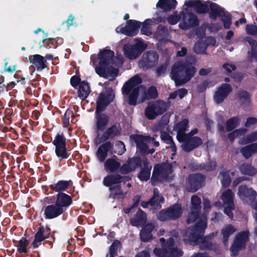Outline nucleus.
Returning a JSON list of instances; mask_svg holds the SVG:
<instances>
[{"instance_id":"nucleus-16","label":"nucleus","mask_w":257,"mask_h":257,"mask_svg":"<svg viewBox=\"0 0 257 257\" xmlns=\"http://www.w3.org/2000/svg\"><path fill=\"white\" fill-rule=\"evenodd\" d=\"M197 133V130L195 129L183 138V140L181 142L183 143L182 147L185 151L190 152L202 144V142L200 138L192 137Z\"/></svg>"},{"instance_id":"nucleus-55","label":"nucleus","mask_w":257,"mask_h":257,"mask_svg":"<svg viewBox=\"0 0 257 257\" xmlns=\"http://www.w3.org/2000/svg\"><path fill=\"white\" fill-rule=\"evenodd\" d=\"M246 33L251 35H257V25H247L246 26Z\"/></svg>"},{"instance_id":"nucleus-25","label":"nucleus","mask_w":257,"mask_h":257,"mask_svg":"<svg viewBox=\"0 0 257 257\" xmlns=\"http://www.w3.org/2000/svg\"><path fill=\"white\" fill-rule=\"evenodd\" d=\"M163 202L164 198L160 195L157 189H154L153 197L148 202H142L141 205L144 208L151 206L154 209H157L161 207V203H163Z\"/></svg>"},{"instance_id":"nucleus-8","label":"nucleus","mask_w":257,"mask_h":257,"mask_svg":"<svg viewBox=\"0 0 257 257\" xmlns=\"http://www.w3.org/2000/svg\"><path fill=\"white\" fill-rule=\"evenodd\" d=\"M140 163L139 158L135 157L129 159L126 163L121 167L120 163L113 158H109L104 163V168L106 171L114 172L119 169V171L122 174H125L134 171L138 166Z\"/></svg>"},{"instance_id":"nucleus-15","label":"nucleus","mask_w":257,"mask_h":257,"mask_svg":"<svg viewBox=\"0 0 257 257\" xmlns=\"http://www.w3.org/2000/svg\"><path fill=\"white\" fill-rule=\"evenodd\" d=\"M249 232L244 231L237 233L230 247L231 255H236L238 252L243 248L248 240Z\"/></svg>"},{"instance_id":"nucleus-19","label":"nucleus","mask_w":257,"mask_h":257,"mask_svg":"<svg viewBox=\"0 0 257 257\" xmlns=\"http://www.w3.org/2000/svg\"><path fill=\"white\" fill-rule=\"evenodd\" d=\"M53 144L55 146V153L60 160L67 159L68 157L66 148V139L62 135H58Z\"/></svg>"},{"instance_id":"nucleus-12","label":"nucleus","mask_w":257,"mask_h":257,"mask_svg":"<svg viewBox=\"0 0 257 257\" xmlns=\"http://www.w3.org/2000/svg\"><path fill=\"white\" fill-rule=\"evenodd\" d=\"M147 48V45L142 41L136 40L134 45L126 44L123 47L125 56L130 59H136Z\"/></svg>"},{"instance_id":"nucleus-23","label":"nucleus","mask_w":257,"mask_h":257,"mask_svg":"<svg viewBox=\"0 0 257 257\" xmlns=\"http://www.w3.org/2000/svg\"><path fill=\"white\" fill-rule=\"evenodd\" d=\"M232 88L229 84H222L215 91L214 95V100L217 103H221L227 97L231 91Z\"/></svg>"},{"instance_id":"nucleus-2","label":"nucleus","mask_w":257,"mask_h":257,"mask_svg":"<svg viewBox=\"0 0 257 257\" xmlns=\"http://www.w3.org/2000/svg\"><path fill=\"white\" fill-rule=\"evenodd\" d=\"M114 56L113 51L106 48L100 51L98 56V65H97L94 59V56L91 57V61L93 65L95 66V70L97 74L100 76L104 77L109 80H112L117 75L118 69L111 65L112 62L115 67H119L122 65L123 62V57L121 55H118L112 61V58Z\"/></svg>"},{"instance_id":"nucleus-60","label":"nucleus","mask_w":257,"mask_h":257,"mask_svg":"<svg viewBox=\"0 0 257 257\" xmlns=\"http://www.w3.org/2000/svg\"><path fill=\"white\" fill-rule=\"evenodd\" d=\"M257 122V118L255 117H249L247 119L245 125L246 127H249L252 125L255 124Z\"/></svg>"},{"instance_id":"nucleus-34","label":"nucleus","mask_w":257,"mask_h":257,"mask_svg":"<svg viewBox=\"0 0 257 257\" xmlns=\"http://www.w3.org/2000/svg\"><path fill=\"white\" fill-rule=\"evenodd\" d=\"M155 225L152 223H148L144 226L140 232V236L143 241H149L152 236L151 231L154 229Z\"/></svg>"},{"instance_id":"nucleus-31","label":"nucleus","mask_w":257,"mask_h":257,"mask_svg":"<svg viewBox=\"0 0 257 257\" xmlns=\"http://www.w3.org/2000/svg\"><path fill=\"white\" fill-rule=\"evenodd\" d=\"M30 60L31 62L33 61L32 66L37 70H42L47 67L45 57L40 55L36 54L31 56Z\"/></svg>"},{"instance_id":"nucleus-44","label":"nucleus","mask_w":257,"mask_h":257,"mask_svg":"<svg viewBox=\"0 0 257 257\" xmlns=\"http://www.w3.org/2000/svg\"><path fill=\"white\" fill-rule=\"evenodd\" d=\"M240 122L239 117H233L226 121V129L228 131H231L236 127Z\"/></svg>"},{"instance_id":"nucleus-18","label":"nucleus","mask_w":257,"mask_h":257,"mask_svg":"<svg viewBox=\"0 0 257 257\" xmlns=\"http://www.w3.org/2000/svg\"><path fill=\"white\" fill-rule=\"evenodd\" d=\"M197 24L198 21L196 16L189 12V10L184 8V10L181 12V20L179 24L180 28L183 30H187Z\"/></svg>"},{"instance_id":"nucleus-51","label":"nucleus","mask_w":257,"mask_h":257,"mask_svg":"<svg viewBox=\"0 0 257 257\" xmlns=\"http://www.w3.org/2000/svg\"><path fill=\"white\" fill-rule=\"evenodd\" d=\"M158 218L161 221L172 219L168 209L166 210H163L160 211L158 216Z\"/></svg>"},{"instance_id":"nucleus-36","label":"nucleus","mask_w":257,"mask_h":257,"mask_svg":"<svg viewBox=\"0 0 257 257\" xmlns=\"http://www.w3.org/2000/svg\"><path fill=\"white\" fill-rule=\"evenodd\" d=\"M176 5V0H159L157 4V7L160 8L164 11H169L174 9Z\"/></svg>"},{"instance_id":"nucleus-56","label":"nucleus","mask_w":257,"mask_h":257,"mask_svg":"<svg viewBox=\"0 0 257 257\" xmlns=\"http://www.w3.org/2000/svg\"><path fill=\"white\" fill-rule=\"evenodd\" d=\"M239 98L242 100H244L247 103L249 102L250 95L245 91H241L239 93Z\"/></svg>"},{"instance_id":"nucleus-52","label":"nucleus","mask_w":257,"mask_h":257,"mask_svg":"<svg viewBox=\"0 0 257 257\" xmlns=\"http://www.w3.org/2000/svg\"><path fill=\"white\" fill-rule=\"evenodd\" d=\"M206 46L204 43L199 42L195 45L194 51L198 54H201L205 52Z\"/></svg>"},{"instance_id":"nucleus-5","label":"nucleus","mask_w":257,"mask_h":257,"mask_svg":"<svg viewBox=\"0 0 257 257\" xmlns=\"http://www.w3.org/2000/svg\"><path fill=\"white\" fill-rule=\"evenodd\" d=\"M196 71L195 67L186 61H177L172 66L170 77L176 85L180 86L190 80Z\"/></svg>"},{"instance_id":"nucleus-13","label":"nucleus","mask_w":257,"mask_h":257,"mask_svg":"<svg viewBox=\"0 0 257 257\" xmlns=\"http://www.w3.org/2000/svg\"><path fill=\"white\" fill-rule=\"evenodd\" d=\"M121 176L118 174H111L105 177L103 180L104 185L109 186L111 195H121L119 183L121 182Z\"/></svg>"},{"instance_id":"nucleus-6","label":"nucleus","mask_w":257,"mask_h":257,"mask_svg":"<svg viewBox=\"0 0 257 257\" xmlns=\"http://www.w3.org/2000/svg\"><path fill=\"white\" fill-rule=\"evenodd\" d=\"M114 97L113 91L108 89L100 93L97 98L96 107V126L99 131L105 129L108 122L109 118L105 114H101L100 112L103 111L106 106L112 100Z\"/></svg>"},{"instance_id":"nucleus-53","label":"nucleus","mask_w":257,"mask_h":257,"mask_svg":"<svg viewBox=\"0 0 257 257\" xmlns=\"http://www.w3.org/2000/svg\"><path fill=\"white\" fill-rule=\"evenodd\" d=\"M115 153L119 155H121L125 152V146L122 142L118 141L115 144Z\"/></svg>"},{"instance_id":"nucleus-50","label":"nucleus","mask_w":257,"mask_h":257,"mask_svg":"<svg viewBox=\"0 0 257 257\" xmlns=\"http://www.w3.org/2000/svg\"><path fill=\"white\" fill-rule=\"evenodd\" d=\"M247 132V130L245 128H241L239 129L236 130L232 133H231L228 135V138L230 141L232 142L235 138L239 137L244 134H245Z\"/></svg>"},{"instance_id":"nucleus-48","label":"nucleus","mask_w":257,"mask_h":257,"mask_svg":"<svg viewBox=\"0 0 257 257\" xmlns=\"http://www.w3.org/2000/svg\"><path fill=\"white\" fill-rule=\"evenodd\" d=\"M240 152L246 159L249 158L252 154H255L251 144L242 148Z\"/></svg>"},{"instance_id":"nucleus-54","label":"nucleus","mask_w":257,"mask_h":257,"mask_svg":"<svg viewBox=\"0 0 257 257\" xmlns=\"http://www.w3.org/2000/svg\"><path fill=\"white\" fill-rule=\"evenodd\" d=\"M181 13H180L179 16H178L176 14L174 13L173 15H171L168 18V23L170 25H175L179 21H181Z\"/></svg>"},{"instance_id":"nucleus-37","label":"nucleus","mask_w":257,"mask_h":257,"mask_svg":"<svg viewBox=\"0 0 257 257\" xmlns=\"http://www.w3.org/2000/svg\"><path fill=\"white\" fill-rule=\"evenodd\" d=\"M90 93V87L88 83L85 81L81 82L79 84V88L78 90L79 97L84 100L86 99Z\"/></svg>"},{"instance_id":"nucleus-59","label":"nucleus","mask_w":257,"mask_h":257,"mask_svg":"<svg viewBox=\"0 0 257 257\" xmlns=\"http://www.w3.org/2000/svg\"><path fill=\"white\" fill-rule=\"evenodd\" d=\"M71 115V112L67 110L64 115L63 122L65 126H67L69 124L70 116Z\"/></svg>"},{"instance_id":"nucleus-10","label":"nucleus","mask_w":257,"mask_h":257,"mask_svg":"<svg viewBox=\"0 0 257 257\" xmlns=\"http://www.w3.org/2000/svg\"><path fill=\"white\" fill-rule=\"evenodd\" d=\"M168 108L167 104L163 100H159L150 102L145 109V116L149 119H154L162 114Z\"/></svg>"},{"instance_id":"nucleus-30","label":"nucleus","mask_w":257,"mask_h":257,"mask_svg":"<svg viewBox=\"0 0 257 257\" xmlns=\"http://www.w3.org/2000/svg\"><path fill=\"white\" fill-rule=\"evenodd\" d=\"M71 203L72 199L69 195L63 193L58 194L55 204L60 207L63 212Z\"/></svg>"},{"instance_id":"nucleus-1","label":"nucleus","mask_w":257,"mask_h":257,"mask_svg":"<svg viewBox=\"0 0 257 257\" xmlns=\"http://www.w3.org/2000/svg\"><path fill=\"white\" fill-rule=\"evenodd\" d=\"M201 199L196 195L191 198V211L189 213L187 222L190 224L196 221L195 226L192 229H188L184 234V241L190 244H200L202 249H213L208 238L203 237L204 230L207 226V220L205 215L199 216L201 208Z\"/></svg>"},{"instance_id":"nucleus-27","label":"nucleus","mask_w":257,"mask_h":257,"mask_svg":"<svg viewBox=\"0 0 257 257\" xmlns=\"http://www.w3.org/2000/svg\"><path fill=\"white\" fill-rule=\"evenodd\" d=\"M113 145L110 142H107L98 147L96 155L100 162L104 161L107 156L108 152L111 149Z\"/></svg>"},{"instance_id":"nucleus-64","label":"nucleus","mask_w":257,"mask_h":257,"mask_svg":"<svg viewBox=\"0 0 257 257\" xmlns=\"http://www.w3.org/2000/svg\"><path fill=\"white\" fill-rule=\"evenodd\" d=\"M251 206L255 210V212L253 213V218L257 221V200L254 202V204H251Z\"/></svg>"},{"instance_id":"nucleus-3","label":"nucleus","mask_w":257,"mask_h":257,"mask_svg":"<svg viewBox=\"0 0 257 257\" xmlns=\"http://www.w3.org/2000/svg\"><path fill=\"white\" fill-rule=\"evenodd\" d=\"M142 82L141 78L135 76L126 82L122 87V92L129 96V103L135 105L137 103H142L146 99L156 98L158 96L156 88L151 86L147 89L144 86L137 87Z\"/></svg>"},{"instance_id":"nucleus-14","label":"nucleus","mask_w":257,"mask_h":257,"mask_svg":"<svg viewBox=\"0 0 257 257\" xmlns=\"http://www.w3.org/2000/svg\"><path fill=\"white\" fill-rule=\"evenodd\" d=\"M234 193L230 189L224 191L221 196V199L224 206V212L230 218H232L233 216L232 210L234 209Z\"/></svg>"},{"instance_id":"nucleus-28","label":"nucleus","mask_w":257,"mask_h":257,"mask_svg":"<svg viewBox=\"0 0 257 257\" xmlns=\"http://www.w3.org/2000/svg\"><path fill=\"white\" fill-rule=\"evenodd\" d=\"M63 212L62 209L55 203L47 206L45 209V215L47 219H53L57 217Z\"/></svg>"},{"instance_id":"nucleus-33","label":"nucleus","mask_w":257,"mask_h":257,"mask_svg":"<svg viewBox=\"0 0 257 257\" xmlns=\"http://www.w3.org/2000/svg\"><path fill=\"white\" fill-rule=\"evenodd\" d=\"M118 134V130L117 127L113 125L108 128L106 131L103 134L102 138H99L98 137L96 139L95 142L96 144H99L102 142L105 141L106 140L112 138Z\"/></svg>"},{"instance_id":"nucleus-63","label":"nucleus","mask_w":257,"mask_h":257,"mask_svg":"<svg viewBox=\"0 0 257 257\" xmlns=\"http://www.w3.org/2000/svg\"><path fill=\"white\" fill-rule=\"evenodd\" d=\"M80 78L76 76H73L70 80L71 84L73 87H75L77 85L78 83L80 81Z\"/></svg>"},{"instance_id":"nucleus-24","label":"nucleus","mask_w":257,"mask_h":257,"mask_svg":"<svg viewBox=\"0 0 257 257\" xmlns=\"http://www.w3.org/2000/svg\"><path fill=\"white\" fill-rule=\"evenodd\" d=\"M50 233V228L49 227H41L39 228L35 235V239L32 242L34 247H38L41 242L48 238Z\"/></svg>"},{"instance_id":"nucleus-57","label":"nucleus","mask_w":257,"mask_h":257,"mask_svg":"<svg viewBox=\"0 0 257 257\" xmlns=\"http://www.w3.org/2000/svg\"><path fill=\"white\" fill-rule=\"evenodd\" d=\"M163 33V35L164 36L167 34V33H166L165 32V29L164 28L159 27L156 34V37L160 43H161L163 41V39L162 38L161 36L159 35H162Z\"/></svg>"},{"instance_id":"nucleus-11","label":"nucleus","mask_w":257,"mask_h":257,"mask_svg":"<svg viewBox=\"0 0 257 257\" xmlns=\"http://www.w3.org/2000/svg\"><path fill=\"white\" fill-rule=\"evenodd\" d=\"M173 172L172 167L169 163L157 165L155 166L152 178V183L155 184L157 181H170L172 178L169 177Z\"/></svg>"},{"instance_id":"nucleus-45","label":"nucleus","mask_w":257,"mask_h":257,"mask_svg":"<svg viewBox=\"0 0 257 257\" xmlns=\"http://www.w3.org/2000/svg\"><path fill=\"white\" fill-rule=\"evenodd\" d=\"M154 22L151 19L146 20L142 25L141 32L143 34L149 35L151 34V26Z\"/></svg>"},{"instance_id":"nucleus-47","label":"nucleus","mask_w":257,"mask_h":257,"mask_svg":"<svg viewBox=\"0 0 257 257\" xmlns=\"http://www.w3.org/2000/svg\"><path fill=\"white\" fill-rule=\"evenodd\" d=\"M29 244V241L26 238H22L21 239L17 246L18 251L20 253H27L28 251L27 246Z\"/></svg>"},{"instance_id":"nucleus-46","label":"nucleus","mask_w":257,"mask_h":257,"mask_svg":"<svg viewBox=\"0 0 257 257\" xmlns=\"http://www.w3.org/2000/svg\"><path fill=\"white\" fill-rule=\"evenodd\" d=\"M70 184V182L60 181L56 184L51 186V188L57 192L65 190Z\"/></svg>"},{"instance_id":"nucleus-38","label":"nucleus","mask_w":257,"mask_h":257,"mask_svg":"<svg viewBox=\"0 0 257 257\" xmlns=\"http://www.w3.org/2000/svg\"><path fill=\"white\" fill-rule=\"evenodd\" d=\"M172 219L179 217L182 214L183 210L180 205L175 204L168 209Z\"/></svg>"},{"instance_id":"nucleus-58","label":"nucleus","mask_w":257,"mask_h":257,"mask_svg":"<svg viewBox=\"0 0 257 257\" xmlns=\"http://www.w3.org/2000/svg\"><path fill=\"white\" fill-rule=\"evenodd\" d=\"M223 67L228 74L230 73L232 71L235 70L236 69V67L234 65L229 63L224 64Z\"/></svg>"},{"instance_id":"nucleus-20","label":"nucleus","mask_w":257,"mask_h":257,"mask_svg":"<svg viewBox=\"0 0 257 257\" xmlns=\"http://www.w3.org/2000/svg\"><path fill=\"white\" fill-rule=\"evenodd\" d=\"M141 25V24L138 21L130 20L127 22V25L125 27L122 26L117 27L116 32L128 36H134L138 33Z\"/></svg>"},{"instance_id":"nucleus-35","label":"nucleus","mask_w":257,"mask_h":257,"mask_svg":"<svg viewBox=\"0 0 257 257\" xmlns=\"http://www.w3.org/2000/svg\"><path fill=\"white\" fill-rule=\"evenodd\" d=\"M147 218L145 213L142 210H139L136 216L131 220L133 226H140L146 222Z\"/></svg>"},{"instance_id":"nucleus-61","label":"nucleus","mask_w":257,"mask_h":257,"mask_svg":"<svg viewBox=\"0 0 257 257\" xmlns=\"http://www.w3.org/2000/svg\"><path fill=\"white\" fill-rule=\"evenodd\" d=\"M167 66V64L160 66L157 70V75L160 76L164 74L166 71Z\"/></svg>"},{"instance_id":"nucleus-40","label":"nucleus","mask_w":257,"mask_h":257,"mask_svg":"<svg viewBox=\"0 0 257 257\" xmlns=\"http://www.w3.org/2000/svg\"><path fill=\"white\" fill-rule=\"evenodd\" d=\"M161 138L162 140H163L166 144L171 145L170 148L171 149L172 151L173 152L172 154V156H173V155H175L176 151V147L173 141L172 137H170L169 136V135L166 133L161 132Z\"/></svg>"},{"instance_id":"nucleus-17","label":"nucleus","mask_w":257,"mask_h":257,"mask_svg":"<svg viewBox=\"0 0 257 257\" xmlns=\"http://www.w3.org/2000/svg\"><path fill=\"white\" fill-rule=\"evenodd\" d=\"M237 195L243 202L251 206L252 204H254L253 200L256 197L257 193L252 188L248 187L245 185H241L238 188Z\"/></svg>"},{"instance_id":"nucleus-29","label":"nucleus","mask_w":257,"mask_h":257,"mask_svg":"<svg viewBox=\"0 0 257 257\" xmlns=\"http://www.w3.org/2000/svg\"><path fill=\"white\" fill-rule=\"evenodd\" d=\"M236 231V228L231 224H226L222 228L221 234L222 236V241L225 246H227L229 237Z\"/></svg>"},{"instance_id":"nucleus-22","label":"nucleus","mask_w":257,"mask_h":257,"mask_svg":"<svg viewBox=\"0 0 257 257\" xmlns=\"http://www.w3.org/2000/svg\"><path fill=\"white\" fill-rule=\"evenodd\" d=\"M158 58V54L154 51L145 53L139 63V66L144 69L153 67L157 63Z\"/></svg>"},{"instance_id":"nucleus-26","label":"nucleus","mask_w":257,"mask_h":257,"mask_svg":"<svg viewBox=\"0 0 257 257\" xmlns=\"http://www.w3.org/2000/svg\"><path fill=\"white\" fill-rule=\"evenodd\" d=\"M152 165L147 161L143 160L141 165V170L138 178L142 181H147L150 177Z\"/></svg>"},{"instance_id":"nucleus-41","label":"nucleus","mask_w":257,"mask_h":257,"mask_svg":"<svg viewBox=\"0 0 257 257\" xmlns=\"http://www.w3.org/2000/svg\"><path fill=\"white\" fill-rule=\"evenodd\" d=\"M240 171L244 175L253 176L257 173V169L250 164H243L240 167Z\"/></svg>"},{"instance_id":"nucleus-39","label":"nucleus","mask_w":257,"mask_h":257,"mask_svg":"<svg viewBox=\"0 0 257 257\" xmlns=\"http://www.w3.org/2000/svg\"><path fill=\"white\" fill-rule=\"evenodd\" d=\"M234 175V172L230 171L221 172L219 177L220 178L223 187L228 186L231 181L230 176Z\"/></svg>"},{"instance_id":"nucleus-21","label":"nucleus","mask_w":257,"mask_h":257,"mask_svg":"<svg viewBox=\"0 0 257 257\" xmlns=\"http://www.w3.org/2000/svg\"><path fill=\"white\" fill-rule=\"evenodd\" d=\"M204 181L203 176L200 174L191 175L187 179L186 189L189 192H194L201 187Z\"/></svg>"},{"instance_id":"nucleus-49","label":"nucleus","mask_w":257,"mask_h":257,"mask_svg":"<svg viewBox=\"0 0 257 257\" xmlns=\"http://www.w3.org/2000/svg\"><path fill=\"white\" fill-rule=\"evenodd\" d=\"M120 245V242L118 240H115L111 245L109 249L108 253L106 257H115L116 256V251L118 249Z\"/></svg>"},{"instance_id":"nucleus-9","label":"nucleus","mask_w":257,"mask_h":257,"mask_svg":"<svg viewBox=\"0 0 257 257\" xmlns=\"http://www.w3.org/2000/svg\"><path fill=\"white\" fill-rule=\"evenodd\" d=\"M131 139L136 144L138 148L142 152L147 154H153L155 150L152 149L149 150L148 148L151 145L155 147H158L159 143L155 141L154 138H151L149 136H143L142 135H132Z\"/></svg>"},{"instance_id":"nucleus-7","label":"nucleus","mask_w":257,"mask_h":257,"mask_svg":"<svg viewBox=\"0 0 257 257\" xmlns=\"http://www.w3.org/2000/svg\"><path fill=\"white\" fill-rule=\"evenodd\" d=\"M178 233L176 231H172L169 238L165 242L164 238L160 239L162 248H155L154 253L158 257H179L182 255L183 251L176 246L178 241Z\"/></svg>"},{"instance_id":"nucleus-4","label":"nucleus","mask_w":257,"mask_h":257,"mask_svg":"<svg viewBox=\"0 0 257 257\" xmlns=\"http://www.w3.org/2000/svg\"><path fill=\"white\" fill-rule=\"evenodd\" d=\"M185 6L187 9L193 8L199 13H206L210 7V16L212 19L215 20L217 17H221L225 29H228L231 24L230 15L225 12L224 9L218 5L210 2L203 4L200 0H189L185 2Z\"/></svg>"},{"instance_id":"nucleus-62","label":"nucleus","mask_w":257,"mask_h":257,"mask_svg":"<svg viewBox=\"0 0 257 257\" xmlns=\"http://www.w3.org/2000/svg\"><path fill=\"white\" fill-rule=\"evenodd\" d=\"M177 91L178 96L180 98H183L187 94V90L185 88H181Z\"/></svg>"},{"instance_id":"nucleus-42","label":"nucleus","mask_w":257,"mask_h":257,"mask_svg":"<svg viewBox=\"0 0 257 257\" xmlns=\"http://www.w3.org/2000/svg\"><path fill=\"white\" fill-rule=\"evenodd\" d=\"M246 41L251 46V51L249 56L252 59L257 61V42L250 38H247Z\"/></svg>"},{"instance_id":"nucleus-32","label":"nucleus","mask_w":257,"mask_h":257,"mask_svg":"<svg viewBox=\"0 0 257 257\" xmlns=\"http://www.w3.org/2000/svg\"><path fill=\"white\" fill-rule=\"evenodd\" d=\"M188 122L187 119H184L177 124L175 126L174 130L177 133V138L179 142H182V140H183V138L187 136V135L185 133V132L186 130Z\"/></svg>"},{"instance_id":"nucleus-43","label":"nucleus","mask_w":257,"mask_h":257,"mask_svg":"<svg viewBox=\"0 0 257 257\" xmlns=\"http://www.w3.org/2000/svg\"><path fill=\"white\" fill-rule=\"evenodd\" d=\"M257 141V132H253L246 137L239 139V144L241 145L247 144Z\"/></svg>"}]
</instances>
